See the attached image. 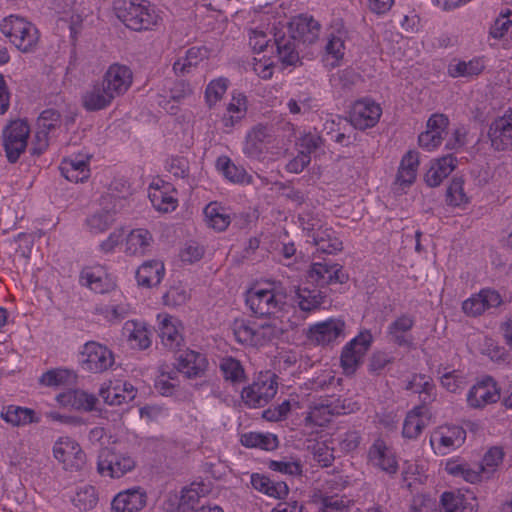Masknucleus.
Segmentation results:
<instances>
[{
	"label": "nucleus",
	"instance_id": "nucleus-17",
	"mask_svg": "<svg viewBox=\"0 0 512 512\" xmlns=\"http://www.w3.org/2000/svg\"><path fill=\"white\" fill-rule=\"evenodd\" d=\"M369 462L382 471L395 474L398 464L391 449L382 439H376L368 451Z\"/></svg>",
	"mask_w": 512,
	"mask_h": 512
},
{
	"label": "nucleus",
	"instance_id": "nucleus-61",
	"mask_svg": "<svg viewBox=\"0 0 512 512\" xmlns=\"http://www.w3.org/2000/svg\"><path fill=\"white\" fill-rule=\"evenodd\" d=\"M448 124L449 120L444 114H433L427 121V130L440 134L444 138L448 134L446 131Z\"/></svg>",
	"mask_w": 512,
	"mask_h": 512
},
{
	"label": "nucleus",
	"instance_id": "nucleus-26",
	"mask_svg": "<svg viewBox=\"0 0 512 512\" xmlns=\"http://www.w3.org/2000/svg\"><path fill=\"white\" fill-rule=\"evenodd\" d=\"M310 240L315 245L317 252L335 254L343 249L342 241L330 228L319 226L317 231L311 234Z\"/></svg>",
	"mask_w": 512,
	"mask_h": 512
},
{
	"label": "nucleus",
	"instance_id": "nucleus-35",
	"mask_svg": "<svg viewBox=\"0 0 512 512\" xmlns=\"http://www.w3.org/2000/svg\"><path fill=\"white\" fill-rule=\"evenodd\" d=\"M413 326V317L403 314L390 324L388 334L395 344L399 346L408 345L410 342L406 339L404 333L410 331Z\"/></svg>",
	"mask_w": 512,
	"mask_h": 512
},
{
	"label": "nucleus",
	"instance_id": "nucleus-39",
	"mask_svg": "<svg viewBox=\"0 0 512 512\" xmlns=\"http://www.w3.org/2000/svg\"><path fill=\"white\" fill-rule=\"evenodd\" d=\"M406 389L418 393L423 404L433 400L434 384L426 375H414L408 382Z\"/></svg>",
	"mask_w": 512,
	"mask_h": 512
},
{
	"label": "nucleus",
	"instance_id": "nucleus-45",
	"mask_svg": "<svg viewBox=\"0 0 512 512\" xmlns=\"http://www.w3.org/2000/svg\"><path fill=\"white\" fill-rule=\"evenodd\" d=\"M115 213L111 210L101 209L87 219V225L91 233L99 234L108 230L114 223Z\"/></svg>",
	"mask_w": 512,
	"mask_h": 512
},
{
	"label": "nucleus",
	"instance_id": "nucleus-59",
	"mask_svg": "<svg viewBox=\"0 0 512 512\" xmlns=\"http://www.w3.org/2000/svg\"><path fill=\"white\" fill-rule=\"evenodd\" d=\"M393 360L394 358L385 352H375L369 358V371L379 374L387 365L391 364Z\"/></svg>",
	"mask_w": 512,
	"mask_h": 512
},
{
	"label": "nucleus",
	"instance_id": "nucleus-52",
	"mask_svg": "<svg viewBox=\"0 0 512 512\" xmlns=\"http://www.w3.org/2000/svg\"><path fill=\"white\" fill-rule=\"evenodd\" d=\"M227 87L228 80L223 77L215 79L207 85L205 99L210 108L221 100L222 96L226 93Z\"/></svg>",
	"mask_w": 512,
	"mask_h": 512
},
{
	"label": "nucleus",
	"instance_id": "nucleus-41",
	"mask_svg": "<svg viewBox=\"0 0 512 512\" xmlns=\"http://www.w3.org/2000/svg\"><path fill=\"white\" fill-rule=\"evenodd\" d=\"M241 443L245 447H258L263 450H273L278 446V439L271 434L250 432L241 436Z\"/></svg>",
	"mask_w": 512,
	"mask_h": 512
},
{
	"label": "nucleus",
	"instance_id": "nucleus-8",
	"mask_svg": "<svg viewBox=\"0 0 512 512\" xmlns=\"http://www.w3.org/2000/svg\"><path fill=\"white\" fill-rule=\"evenodd\" d=\"M277 392V382L274 375L265 374L259 376L248 387L242 390L241 397L245 404L250 407H261L266 405Z\"/></svg>",
	"mask_w": 512,
	"mask_h": 512
},
{
	"label": "nucleus",
	"instance_id": "nucleus-37",
	"mask_svg": "<svg viewBox=\"0 0 512 512\" xmlns=\"http://www.w3.org/2000/svg\"><path fill=\"white\" fill-rule=\"evenodd\" d=\"M295 301L302 311L310 312L321 306L324 296L318 289L298 288Z\"/></svg>",
	"mask_w": 512,
	"mask_h": 512
},
{
	"label": "nucleus",
	"instance_id": "nucleus-30",
	"mask_svg": "<svg viewBox=\"0 0 512 512\" xmlns=\"http://www.w3.org/2000/svg\"><path fill=\"white\" fill-rule=\"evenodd\" d=\"M340 413L337 405L321 402L310 408L305 417V423L306 425L323 427L331 421L333 415Z\"/></svg>",
	"mask_w": 512,
	"mask_h": 512
},
{
	"label": "nucleus",
	"instance_id": "nucleus-33",
	"mask_svg": "<svg viewBox=\"0 0 512 512\" xmlns=\"http://www.w3.org/2000/svg\"><path fill=\"white\" fill-rule=\"evenodd\" d=\"M232 330L239 343L251 346L260 345L257 327L251 325L248 320L236 319L233 322Z\"/></svg>",
	"mask_w": 512,
	"mask_h": 512
},
{
	"label": "nucleus",
	"instance_id": "nucleus-13",
	"mask_svg": "<svg viewBox=\"0 0 512 512\" xmlns=\"http://www.w3.org/2000/svg\"><path fill=\"white\" fill-rule=\"evenodd\" d=\"M133 81V73L126 65L112 64L105 72L102 82L107 89L117 98L125 94Z\"/></svg>",
	"mask_w": 512,
	"mask_h": 512
},
{
	"label": "nucleus",
	"instance_id": "nucleus-24",
	"mask_svg": "<svg viewBox=\"0 0 512 512\" xmlns=\"http://www.w3.org/2000/svg\"><path fill=\"white\" fill-rule=\"evenodd\" d=\"M178 370L188 378L199 377L207 368V360L204 355L186 350L178 358Z\"/></svg>",
	"mask_w": 512,
	"mask_h": 512
},
{
	"label": "nucleus",
	"instance_id": "nucleus-6",
	"mask_svg": "<svg viewBox=\"0 0 512 512\" xmlns=\"http://www.w3.org/2000/svg\"><path fill=\"white\" fill-rule=\"evenodd\" d=\"M372 340V334L369 331H363L343 348L340 361L346 375H352L357 370Z\"/></svg>",
	"mask_w": 512,
	"mask_h": 512
},
{
	"label": "nucleus",
	"instance_id": "nucleus-19",
	"mask_svg": "<svg viewBox=\"0 0 512 512\" xmlns=\"http://www.w3.org/2000/svg\"><path fill=\"white\" fill-rule=\"evenodd\" d=\"M146 502V492L140 488H134L118 493L111 506L114 512H138L145 507Z\"/></svg>",
	"mask_w": 512,
	"mask_h": 512
},
{
	"label": "nucleus",
	"instance_id": "nucleus-16",
	"mask_svg": "<svg viewBox=\"0 0 512 512\" xmlns=\"http://www.w3.org/2000/svg\"><path fill=\"white\" fill-rule=\"evenodd\" d=\"M286 31L300 43L312 44L318 39L320 24L311 16L299 15L293 18Z\"/></svg>",
	"mask_w": 512,
	"mask_h": 512
},
{
	"label": "nucleus",
	"instance_id": "nucleus-54",
	"mask_svg": "<svg viewBox=\"0 0 512 512\" xmlns=\"http://www.w3.org/2000/svg\"><path fill=\"white\" fill-rule=\"evenodd\" d=\"M503 458L504 452L502 448L492 447L486 452L481 466L482 473L486 474V478H489L496 468L502 463Z\"/></svg>",
	"mask_w": 512,
	"mask_h": 512
},
{
	"label": "nucleus",
	"instance_id": "nucleus-34",
	"mask_svg": "<svg viewBox=\"0 0 512 512\" xmlns=\"http://www.w3.org/2000/svg\"><path fill=\"white\" fill-rule=\"evenodd\" d=\"M206 224L219 232L224 231L230 224V216L217 203L211 202L204 209Z\"/></svg>",
	"mask_w": 512,
	"mask_h": 512
},
{
	"label": "nucleus",
	"instance_id": "nucleus-57",
	"mask_svg": "<svg viewBox=\"0 0 512 512\" xmlns=\"http://www.w3.org/2000/svg\"><path fill=\"white\" fill-rule=\"evenodd\" d=\"M313 457L322 467H328L334 460L333 450L325 443H316L313 448Z\"/></svg>",
	"mask_w": 512,
	"mask_h": 512
},
{
	"label": "nucleus",
	"instance_id": "nucleus-64",
	"mask_svg": "<svg viewBox=\"0 0 512 512\" xmlns=\"http://www.w3.org/2000/svg\"><path fill=\"white\" fill-rule=\"evenodd\" d=\"M322 512H343L347 508V502L338 496H326L321 500Z\"/></svg>",
	"mask_w": 512,
	"mask_h": 512
},
{
	"label": "nucleus",
	"instance_id": "nucleus-51",
	"mask_svg": "<svg viewBox=\"0 0 512 512\" xmlns=\"http://www.w3.org/2000/svg\"><path fill=\"white\" fill-rule=\"evenodd\" d=\"M75 375L67 369H51L40 377V383L45 386H59L69 383Z\"/></svg>",
	"mask_w": 512,
	"mask_h": 512
},
{
	"label": "nucleus",
	"instance_id": "nucleus-56",
	"mask_svg": "<svg viewBox=\"0 0 512 512\" xmlns=\"http://www.w3.org/2000/svg\"><path fill=\"white\" fill-rule=\"evenodd\" d=\"M511 16L512 12L510 10H506L495 20L494 24L490 28V35L494 39H500L507 33L509 27L512 25Z\"/></svg>",
	"mask_w": 512,
	"mask_h": 512
},
{
	"label": "nucleus",
	"instance_id": "nucleus-36",
	"mask_svg": "<svg viewBox=\"0 0 512 512\" xmlns=\"http://www.w3.org/2000/svg\"><path fill=\"white\" fill-rule=\"evenodd\" d=\"M424 406H417L408 414L403 423L402 434L405 438L415 439L425 427V421L422 418Z\"/></svg>",
	"mask_w": 512,
	"mask_h": 512
},
{
	"label": "nucleus",
	"instance_id": "nucleus-18",
	"mask_svg": "<svg viewBox=\"0 0 512 512\" xmlns=\"http://www.w3.org/2000/svg\"><path fill=\"white\" fill-rule=\"evenodd\" d=\"M115 98L101 81L85 91L81 97V102L86 111L95 112L110 106Z\"/></svg>",
	"mask_w": 512,
	"mask_h": 512
},
{
	"label": "nucleus",
	"instance_id": "nucleus-48",
	"mask_svg": "<svg viewBox=\"0 0 512 512\" xmlns=\"http://www.w3.org/2000/svg\"><path fill=\"white\" fill-rule=\"evenodd\" d=\"M484 69L482 62L478 59L471 60L469 62H458L456 64H450L448 73L452 77H470L480 74Z\"/></svg>",
	"mask_w": 512,
	"mask_h": 512
},
{
	"label": "nucleus",
	"instance_id": "nucleus-28",
	"mask_svg": "<svg viewBox=\"0 0 512 512\" xmlns=\"http://www.w3.org/2000/svg\"><path fill=\"white\" fill-rule=\"evenodd\" d=\"M164 271L163 263L154 260L147 261L136 272L138 284L147 288L156 286L161 282Z\"/></svg>",
	"mask_w": 512,
	"mask_h": 512
},
{
	"label": "nucleus",
	"instance_id": "nucleus-3",
	"mask_svg": "<svg viewBox=\"0 0 512 512\" xmlns=\"http://www.w3.org/2000/svg\"><path fill=\"white\" fill-rule=\"evenodd\" d=\"M285 294L276 288L252 287L246 293V304L258 317H271L281 312Z\"/></svg>",
	"mask_w": 512,
	"mask_h": 512
},
{
	"label": "nucleus",
	"instance_id": "nucleus-23",
	"mask_svg": "<svg viewBox=\"0 0 512 512\" xmlns=\"http://www.w3.org/2000/svg\"><path fill=\"white\" fill-rule=\"evenodd\" d=\"M159 322V337L162 344L172 350L177 351L183 345L184 339L179 333L176 322L172 316L158 315Z\"/></svg>",
	"mask_w": 512,
	"mask_h": 512
},
{
	"label": "nucleus",
	"instance_id": "nucleus-42",
	"mask_svg": "<svg viewBox=\"0 0 512 512\" xmlns=\"http://www.w3.org/2000/svg\"><path fill=\"white\" fill-rule=\"evenodd\" d=\"M34 411L19 406H8L1 412V417L14 426L25 425L33 422Z\"/></svg>",
	"mask_w": 512,
	"mask_h": 512
},
{
	"label": "nucleus",
	"instance_id": "nucleus-21",
	"mask_svg": "<svg viewBox=\"0 0 512 512\" xmlns=\"http://www.w3.org/2000/svg\"><path fill=\"white\" fill-rule=\"evenodd\" d=\"M345 324L338 319H329L315 324L309 329V338L318 344L326 345L343 334Z\"/></svg>",
	"mask_w": 512,
	"mask_h": 512
},
{
	"label": "nucleus",
	"instance_id": "nucleus-25",
	"mask_svg": "<svg viewBox=\"0 0 512 512\" xmlns=\"http://www.w3.org/2000/svg\"><path fill=\"white\" fill-rule=\"evenodd\" d=\"M457 159L452 155H445L435 160L425 174V182L430 187H437L456 168Z\"/></svg>",
	"mask_w": 512,
	"mask_h": 512
},
{
	"label": "nucleus",
	"instance_id": "nucleus-32",
	"mask_svg": "<svg viewBox=\"0 0 512 512\" xmlns=\"http://www.w3.org/2000/svg\"><path fill=\"white\" fill-rule=\"evenodd\" d=\"M152 242V235L146 229H134L126 238V252L130 255H144Z\"/></svg>",
	"mask_w": 512,
	"mask_h": 512
},
{
	"label": "nucleus",
	"instance_id": "nucleus-11",
	"mask_svg": "<svg viewBox=\"0 0 512 512\" xmlns=\"http://www.w3.org/2000/svg\"><path fill=\"white\" fill-rule=\"evenodd\" d=\"M488 136L495 150L503 151L512 145V108L491 123Z\"/></svg>",
	"mask_w": 512,
	"mask_h": 512
},
{
	"label": "nucleus",
	"instance_id": "nucleus-43",
	"mask_svg": "<svg viewBox=\"0 0 512 512\" xmlns=\"http://www.w3.org/2000/svg\"><path fill=\"white\" fill-rule=\"evenodd\" d=\"M246 111L245 96L239 94L233 97L232 101L226 108V113L222 117V121L226 127H232L235 122L239 121Z\"/></svg>",
	"mask_w": 512,
	"mask_h": 512
},
{
	"label": "nucleus",
	"instance_id": "nucleus-27",
	"mask_svg": "<svg viewBox=\"0 0 512 512\" xmlns=\"http://www.w3.org/2000/svg\"><path fill=\"white\" fill-rule=\"evenodd\" d=\"M81 280L84 285L96 293L109 292L115 287V283L102 269L86 268L81 273Z\"/></svg>",
	"mask_w": 512,
	"mask_h": 512
},
{
	"label": "nucleus",
	"instance_id": "nucleus-38",
	"mask_svg": "<svg viewBox=\"0 0 512 512\" xmlns=\"http://www.w3.org/2000/svg\"><path fill=\"white\" fill-rule=\"evenodd\" d=\"M124 331L128 333L129 341L136 343L140 349H147L151 345L150 331L145 323L137 321H127L124 325Z\"/></svg>",
	"mask_w": 512,
	"mask_h": 512
},
{
	"label": "nucleus",
	"instance_id": "nucleus-15",
	"mask_svg": "<svg viewBox=\"0 0 512 512\" xmlns=\"http://www.w3.org/2000/svg\"><path fill=\"white\" fill-rule=\"evenodd\" d=\"M499 398L500 393L496 382L492 377L487 376L472 386L467 395V402L470 407L477 409L495 403Z\"/></svg>",
	"mask_w": 512,
	"mask_h": 512
},
{
	"label": "nucleus",
	"instance_id": "nucleus-22",
	"mask_svg": "<svg viewBox=\"0 0 512 512\" xmlns=\"http://www.w3.org/2000/svg\"><path fill=\"white\" fill-rule=\"evenodd\" d=\"M137 391L134 386L130 383L116 384L114 386L108 385L101 387L99 391L100 397L103 401L111 406H120L127 404L134 400Z\"/></svg>",
	"mask_w": 512,
	"mask_h": 512
},
{
	"label": "nucleus",
	"instance_id": "nucleus-58",
	"mask_svg": "<svg viewBox=\"0 0 512 512\" xmlns=\"http://www.w3.org/2000/svg\"><path fill=\"white\" fill-rule=\"evenodd\" d=\"M269 468L284 474L298 476L302 474V466L298 461H271Z\"/></svg>",
	"mask_w": 512,
	"mask_h": 512
},
{
	"label": "nucleus",
	"instance_id": "nucleus-53",
	"mask_svg": "<svg viewBox=\"0 0 512 512\" xmlns=\"http://www.w3.org/2000/svg\"><path fill=\"white\" fill-rule=\"evenodd\" d=\"M198 488L189 487L184 488L181 492V497L178 504V509L180 512H188L192 510L194 512L196 509H199V504L201 500L200 493Z\"/></svg>",
	"mask_w": 512,
	"mask_h": 512
},
{
	"label": "nucleus",
	"instance_id": "nucleus-62",
	"mask_svg": "<svg viewBox=\"0 0 512 512\" xmlns=\"http://www.w3.org/2000/svg\"><path fill=\"white\" fill-rule=\"evenodd\" d=\"M155 208L159 211L168 212L176 208V201L173 197L165 195L162 191H156L150 195Z\"/></svg>",
	"mask_w": 512,
	"mask_h": 512
},
{
	"label": "nucleus",
	"instance_id": "nucleus-2",
	"mask_svg": "<svg viewBox=\"0 0 512 512\" xmlns=\"http://www.w3.org/2000/svg\"><path fill=\"white\" fill-rule=\"evenodd\" d=\"M0 30L18 50L25 53L33 51L39 40L37 28L19 16L6 17L0 24Z\"/></svg>",
	"mask_w": 512,
	"mask_h": 512
},
{
	"label": "nucleus",
	"instance_id": "nucleus-20",
	"mask_svg": "<svg viewBox=\"0 0 512 512\" xmlns=\"http://www.w3.org/2000/svg\"><path fill=\"white\" fill-rule=\"evenodd\" d=\"M501 303V297L498 292L493 290H481L478 294L465 300L462 309L468 316L481 315L486 309L497 307Z\"/></svg>",
	"mask_w": 512,
	"mask_h": 512
},
{
	"label": "nucleus",
	"instance_id": "nucleus-44",
	"mask_svg": "<svg viewBox=\"0 0 512 512\" xmlns=\"http://www.w3.org/2000/svg\"><path fill=\"white\" fill-rule=\"evenodd\" d=\"M204 57L203 49L199 47H192L187 50L185 57L179 58L173 64V70L177 75H184L190 72L192 67L197 66L200 60Z\"/></svg>",
	"mask_w": 512,
	"mask_h": 512
},
{
	"label": "nucleus",
	"instance_id": "nucleus-60",
	"mask_svg": "<svg viewBox=\"0 0 512 512\" xmlns=\"http://www.w3.org/2000/svg\"><path fill=\"white\" fill-rule=\"evenodd\" d=\"M50 137L44 130L36 129L31 141L30 152L33 156L42 155L49 147Z\"/></svg>",
	"mask_w": 512,
	"mask_h": 512
},
{
	"label": "nucleus",
	"instance_id": "nucleus-31",
	"mask_svg": "<svg viewBox=\"0 0 512 512\" xmlns=\"http://www.w3.org/2000/svg\"><path fill=\"white\" fill-rule=\"evenodd\" d=\"M216 167L232 183L250 184L251 176L243 167L235 165L227 156H221L216 161Z\"/></svg>",
	"mask_w": 512,
	"mask_h": 512
},
{
	"label": "nucleus",
	"instance_id": "nucleus-9",
	"mask_svg": "<svg viewBox=\"0 0 512 512\" xmlns=\"http://www.w3.org/2000/svg\"><path fill=\"white\" fill-rule=\"evenodd\" d=\"M54 457L63 465L66 471L81 470L86 462V456L80 445L73 439L60 438L53 448Z\"/></svg>",
	"mask_w": 512,
	"mask_h": 512
},
{
	"label": "nucleus",
	"instance_id": "nucleus-40",
	"mask_svg": "<svg viewBox=\"0 0 512 512\" xmlns=\"http://www.w3.org/2000/svg\"><path fill=\"white\" fill-rule=\"evenodd\" d=\"M72 503L80 511H89L95 508L98 503V494L95 487L91 485L79 487L72 498Z\"/></svg>",
	"mask_w": 512,
	"mask_h": 512
},
{
	"label": "nucleus",
	"instance_id": "nucleus-47",
	"mask_svg": "<svg viewBox=\"0 0 512 512\" xmlns=\"http://www.w3.org/2000/svg\"><path fill=\"white\" fill-rule=\"evenodd\" d=\"M95 313L110 323H118L128 314V307L121 304L99 303L95 307Z\"/></svg>",
	"mask_w": 512,
	"mask_h": 512
},
{
	"label": "nucleus",
	"instance_id": "nucleus-55",
	"mask_svg": "<svg viewBox=\"0 0 512 512\" xmlns=\"http://www.w3.org/2000/svg\"><path fill=\"white\" fill-rule=\"evenodd\" d=\"M464 496L453 492H444L441 496L440 512H466Z\"/></svg>",
	"mask_w": 512,
	"mask_h": 512
},
{
	"label": "nucleus",
	"instance_id": "nucleus-14",
	"mask_svg": "<svg viewBox=\"0 0 512 512\" xmlns=\"http://www.w3.org/2000/svg\"><path fill=\"white\" fill-rule=\"evenodd\" d=\"M273 40L279 60L283 64L294 66L299 62L300 42L295 39V36L291 35L285 28H277Z\"/></svg>",
	"mask_w": 512,
	"mask_h": 512
},
{
	"label": "nucleus",
	"instance_id": "nucleus-49",
	"mask_svg": "<svg viewBox=\"0 0 512 512\" xmlns=\"http://www.w3.org/2000/svg\"><path fill=\"white\" fill-rule=\"evenodd\" d=\"M464 181L460 177L452 179L446 191V202L451 206H460L468 203L469 199L466 196L463 188Z\"/></svg>",
	"mask_w": 512,
	"mask_h": 512
},
{
	"label": "nucleus",
	"instance_id": "nucleus-29",
	"mask_svg": "<svg viewBox=\"0 0 512 512\" xmlns=\"http://www.w3.org/2000/svg\"><path fill=\"white\" fill-rule=\"evenodd\" d=\"M269 318V321L257 327L260 345H263L267 341L279 338L290 328L289 320L284 321L282 317L276 315Z\"/></svg>",
	"mask_w": 512,
	"mask_h": 512
},
{
	"label": "nucleus",
	"instance_id": "nucleus-7",
	"mask_svg": "<svg viewBox=\"0 0 512 512\" xmlns=\"http://www.w3.org/2000/svg\"><path fill=\"white\" fill-rule=\"evenodd\" d=\"M82 368L92 373H102L114 364L112 351L98 342H87L81 352Z\"/></svg>",
	"mask_w": 512,
	"mask_h": 512
},
{
	"label": "nucleus",
	"instance_id": "nucleus-12",
	"mask_svg": "<svg viewBox=\"0 0 512 512\" xmlns=\"http://www.w3.org/2000/svg\"><path fill=\"white\" fill-rule=\"evenodd\" d=\"M308 278L318 286H326L332 283H346L348 275L342 271L339 264L327 262H314L308 270Z\"/></svg>",
	"mask_w": 512,
	"mask_h": 512
},
{
	"label": "nucleus",
	"instance_id": "nucleus-46",
	"mask_svg": "<svg viewBox=\"0 0 512 512\" xmlns=\"http://www.w3.org/2000/svg\"><path fill=\"white\" fill-rule=\"evenodd\" d=\"M220 370L224 378L232 383H241L245 380L244 369L240 361L235 358H223L220 363Z\"/></svg>",
	"mask_w": 512,
	"mask_h": 512
},
{
	"label": "nucleus",
	"instance_id": "nucleus-50",
	"mask_svg": "<svg viewBox=\"0 0 512 512\" xmlns=\"http://www.w3.org/2000/svg\"><path fill=\"white\" fill-rule=\"evenodd\" d=\"M466 439V431L459 426L447 427L441 432L440 444L445 448H458Z\"/></svg>",
	"mask_w": 512,
	"mask_h": 512
},
{
	"label": "nucleus",
	"instance_id": "nucleus-1",
	"mask_svg": "<svg viewBox=\"0 0 512 512\" xmlns=\"http://www.w3.org/2000/svg\"><path fill=\"white\" fill-rule=\"evenodd\" d=\"M113 9L117 18L135 31L148 30L159 20L158 14L146 1L114 0Z\"/></svg>",
	"mask_w": 512,
	"mask_h": 512
},
{
	"label": "nucleus",
	"instance_id": "nucleus-5",
	"mask_svg": "<svg viewBox=\"0 0 512 512\" xmlns=\"http://www.w3.org/2000/svg\"><path fill=\"white\" fill-rule=\"evenodd\" d=\"M135 467V461L128 455L116 453L113 449L102 448L98 455L97 471L102 476L120 478Z\"/></svg>",
	"mask_w": 512,
	"mask_h": 512
},
{
	"label": "nucleus",
	"instance_id": "nucleus-10",
	"mask_svg": "<svg viewBox=\"0 0 512 512\" xmlns=\"http://www.w3.org/2000/svg\"><path fill=\"white\" fill-rule=\"evenodd\" d=\"M382 110L378 104L370 100L356 101L350 112L351 124L360 130L376 125L381 116Z\"/></svg>",
	"mask_w": 512,
	"mask_h": 512
},
{
	"label": "nucleus",
	"instance_id": "nucleus-63",
	"mask_svg": "<svg viewBox=\"0 0 512 512\" xmlns=\"http://www.w3.org/2000/svg\"><path fill=\"white\" fill-rule=\"evenodd\" d=\"M361 443V436L358 431H347L341 435L339 445L341 450L345 452H352L356 450Z\"/></svg>",
	"mask_w": 512,
	"mask_h": 512
},
{
	"label": "nucleus",
	"instance_id": "nucleus-4",
	"mask_svg": "<svg viewBox=\"0 0 512 512\" xmlns=\"http://www.w3.org/2000/svg\"><path fill=\"white\" fill-rule=\"evenodd\" d=\"M30 126L26 120L11 121L3 130V146L10 163H15L26 150Z\"/></svg>",
	"mask_w": 512,
	"mask_h": 512
}]
</instances>
